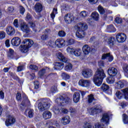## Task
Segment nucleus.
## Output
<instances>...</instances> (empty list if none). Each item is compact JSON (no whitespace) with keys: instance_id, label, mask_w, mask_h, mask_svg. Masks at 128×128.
<instances>
[{"instance_id":"obj_11","label":"nucleus","mask_w":128,"mask_h":128,"mask_svg":"<svg viewBox=\"0 0 128 128\" xmlns=\"http://www.w3.org/2000/svg\"><path fill=\"white\" fill-rule=\"evenodd\" d=\"M64 20L66 24H71L74 20V17L72 14H68L64 16Z\"/></svg>"},{"instance_id":"obj_10","label":"nucleus","mask_w":128,"mask_h":128,"mask_svg":"<svg viewBox=\"0 0 128 128\" xmlns=\"http://www.w3.org/2000/svg\"><path fill=\"white\" fill-rule=\"evenodd\" d=\"M116 38L118 42H124L126 40V35L124 33L118 34Z\"/></svg>"},{"instance_id":"obj_22","label":"nucleus","mask_w":128,"mask_h":128,"mask_svg":"<svg viewBox=\"0 0 128 128\" xmlns=\"http://www.w3.org/2000/svg\"><path fill=\"white\" fill-rule=\"evenodd\" d=\"M125 83L126 82H124V80H120L117 82L115 84L116 88L118 90H120V88H122L124 86Z\"/></svg>"},{"instance_id":"obj_49","label":"nucleus","mask_w":128,"mask_h":128,"mask_svg":"<svg viewBox=\"0 0 128 128\" xmlns=\"http://www.w3.org/2000/svg\"><path fill=\"white\" fill-rule=\"evenodd\" d=\"M20 13L21 14H24V12H26V9L24 8V6H20Z\"/></svg>"},{"instance_id":"obj_63","label":"nucleus","mask_w":128,"mask_h":128,"mask_svg":"<svg viewBox=\"0 0 128 128\" xmlns=\"http://www.w3.org/2000/svg\"><path fill=\"white\" fill-rule=\"evenodd\" d=\"M16 98L17 100H22V94L20 93H17L16 95Z\"/></svg>"},{"instance_id":"obj_3","label":"nucleus","mask_w":128,"mask_h":128,"mask_svg":"<svg viewBox=\"0 0 128 128\" xmlns=\"http://www.w3.org/2000/svg\"><path fill=\"white\" fill-rule=\"evenodd\" d=\"M36 104H38V108L39 110L44 112L45 110H48L50 106V99H40L36 101Z\"/></svg>"},{"instance_id":"obj_6","label":"nucleus","mask_w":128,"mask_h":128,"mask_svg":"<svg viewBox=\"0 0 128 128\" xmlns=\"http://www.w3.org/2000/svg\"><path fill=\"white\" fill-rule=\"evenodd\" d=\"M82 74L86 78H88L92 76V70L89 68H85L82 70Z\"/></svg>"},{"instance_id":"obj_23","label":"nucleus","mask_w":128,"mask_h":128,"mask_svg":"<svg viewBox=\"0 0 128 128\" xmlns=\"http://www.w3.org/2000/svg\"><path fill=\"white\" fill-rule=\"evenodd\" d=\"M34 10L36 12H40L42 10V5L40 2H37L34 6Z\"/></svg>"},{"instance_id":"obj_54","label":"nucleus","mask_w":128,"mask_h":128,"mask_svg":"<svg viewBox=\"0 0 128 128\" xmlns=\"http://www.w3.org/2000/svg\"><path fill=\"white\" fill-rule=\"evenodd\" d=\"M28 116L30 118L34 116V110H30L28 112Z\"/></svg>"},{"instance_id":"obj_18","label":"nucleus","mask_w":128,"mask_h":128,"mask_svg":"<svg viewBox=\"0 0 128 128\" xmlns=\"http://www.w3.org/2000/svg\"><path fill=\"white\" fill-rule=\"evenodd\" d=\"M80 99V94L79 92H75L73 95V100L75 104H78Z\"/></svg>"},{"instance_id":"obj_2","label":"nucleus","mask_w":128,"mask_h":128,"mask_svg":"<svg viewBox=\"0 0 128 128\" xmlns=\"http://www.w3.org/2000/svg\"><path fill=\"white\" fill-rule=\"evenodd\" d=\"M106 78L104 71L102 69H98L94 76V82L96 86H100L102 84V80Z\"/></svg>"},{"instance_id":"obj_38","label":"nucleus","mask_w":128,"mask_h":128,"mask_svg":"<svg viewBox=\"0 0 128 128\" xmlns=\"http://www.w3.org/2000/svg\"><path fill=\"white\" fill-rule=\"evenodd\" d=\"M8 58H14V50L12 48L9 49V52L8 53Z\"/></svg>"},{"instance_id":"obj_46","label":"nucleus","mask_w":128,"mask_h":128,"mask_svg":"<svg viewBox=\"0 0 128 128\" xmlns=\"http://www.w3.org/2000/svg\"><path fill=\"white\" fill-rule=\"evenodd\" d=\"M123 122L124 124H128V116L126 114H123Z\"/></svg>"},{"instance_id":"obj_12","label":"nucleus","mask_w":128,"mask_h":128,"mask_svg":"<svg viewBox=\"0 0 128 128\" xmlns=\"http://www.w3.org/2000/svg\"><path fill=\"white\" fill-rule=\"evenodd\" d=\"M60 122L64 126H66L70 122V117L69 116H64L60 119Z\"/></svg>"},{"instance_id":"obj_14","label":"nucleus","mask_w":128,"mask_h":128,"mask_svg":"<svg viewBox=\"0 0 128 128\" xmlns=\"http://www.w3.org/2000/svg\"><path fill=\"white\" fill-rule=\"evenodd\" d=\"M108 74L110 76H116L118 74V70L114 67L110 68L108 70Z\"/></svg>"},{"instance_id":"obj_59","label":"nucleus","mask_w":128,"mask_h":128,"mask_svg":"<svg viewBox=\"0 0 128 128\" xmlns=\"http://www.w3.org/2000/svg\"><path fill=\"white\" fill-rule=\"evenodd\" d=\"M67 44H68L69 46L73 44H74V39H70L67 41Z\"/></svg>"},{"instance_id":"obj_41","label":"nucleus","mask_w":128,"mask_h":128,"mask_svg":"<svg viewBox=\"0 0 128 128\" xmlns=\"http://www.w3.org/2000/svg\"><path fill=\"white\" fill-rule=\"evenodd\" d=\"M123 70L128 74V64H124L122 66Z\"/></svg>"},{"instance_id":"obj_17","label":"nucleus","mask_w":128,"mask_h":128,"mask_svg":"<svg viewBox=\"0 0 128 128\" xmlns=\"http://www.w3.org/2000/svg\"><path fill=\"white\" fill-rule=\"evenodd\" d=\"M11 44L12 46H18L20 44V38L18 37H15L13 38L11 40Z\"/></svg>"},{"instance_id":"obj_28","label":"nucleus","mask_w":128,"mask_h":128,"mask_svg":"<svg viewBox=\"0 0 128 128\" xmlns=\"http://www.w3.org/2000/svg\"><path fill=\"white\" fill-rule=\"evenodd\" d=\"M24 98V100H25V104L24 102L23 101L22 102V103L20 104V108L21 110H24V106H26V104H30V100H28V97L25 96Z\"/></svg>"},{"instance_id":"obj_1","label":"nucleus","mask_w":128,"mask_h":128,"mask_svg":"<svg viewBox=\"0 0 128 128\" xmlns=\"http://www.w3.org/2000/svg\"><path fill=\"white\" fill-rule=\"evenodd\" d=\"M88 24L86 23L79 22L77 26H75L76 29V36L78 38H82L86 36L84 30H88Z\"/></svg>"},{"instance_id":"obj_60","label":"nucleus","mask_w":128,"mask_h":128,"mask_svg":"<svg viewBox=\"0 0 128 128\" xmlns=\"http://www.w3.org/2000/svg\"><path fill=\"white\" fill-rule=\"evenodd\" d=\"M34 88H36V90H38V88H40V82H38L36 81L34 82Z\"/></svg>"},{"instance_id":"obj_16","label":"nucleus","mask_w":128,"mask_h":128,"mask_svg":"<svg viewBox=\"0 0 128 128\" xmlns=\"http://www.w3.org/2000/svg\"><path fill=\"white\" fill-rule=\"evenodd\" d=\"M6 32L8 36H14L16 34V30L12 26H8L6 29Z\"/></svg>"},{"instance_id":"obj_34","label":"nucleus","mask_w":128,"mask_h":128,"mask_svg":"<svg viewBox=\"0 0 128 128\" xmlns=\"http://www.w3.org/2000/svg\"><path fill=\"white\" fill-rule=\"evenodd\" d=\"M110 89V86L108 85L103 84L101 86V90L102 92H108Z\"/></svg>"},{"instance_id":"obj_31","label":"nucleus","mask_w":128,"mask_h":128,"mask_svg":"<svg viewBox=\"0 0 128 128\" xmlns=\"http://www.w3.org/2000/svg\"><path fill=\"white\" fill-rule=\"evenodd\" d=\"M66 52L68 54H74V48L72 46H68L66 49Z\"/></svg>"},{"instance_id":"obj_53","label":"nucleus","mask_w":128,"mask_h":128,"mask_svg":"<svg viewBox=\"0 0 128 128\" xmlns=\"http://www.w3.org/2000/svg\"><path fill=\"white\" fill-rule=\"evenodd\" d=\"M30 28H32L33 30L36 28V22H34V21H31L28 22Z\"/></svg>"},{"instance_id":"obj_45","label":"nucleus","mask_w":128,"mask_h":128,"mask_svg":"<svg viewBox=\"0 0 128 128\" xmlns=\"http://www.w3.org/2000/svg\"><path fill=\"white\" fill-rule=\"evenodd\" d=\"M14 8L12 6L8 7L7 9V12L8 14H12V12H14Z\"/></svg>"},{"instance_id":"obj_7","label":"nucleus","mask_w":128,"mask_h":128,"mask_svg":"<svg viewBox=\"0 0 128 128\" xmlns=\"http://www.w3.org/2000/svg\"><path fill=\"white\" fill-rule=\"evenodd\" d=\"M16 122V118L14 116H8L6 121V126H10Z\"/></svg>"},{"instance_id":"obj_50","label":"nucleus","mask_w":128,"mask_h":128,"mask_svg":"<svg viewBox=\"0 0 128 128\" xmlns=\"http://www.w3.org/2000/svg\"><path fill=\"white\" fill-rule=\"evenodd\" d=\"M116 96L118 98L120 99L122 98L123 94H122V92H120L118 91L116 92Z\"/></svg>"},{"instance_id":"obj_37","label":"nucleus","mask_w":128,"mask_h":128,"mask_svg":"<svg viewBox=\"0 0 128 128\" xmlns=\"http://www.w3.org/2000/svg\"><path fill=\"white\" fill-rule=\"evenodd\" d=\"M72 68V64L70 63L66 62L64 68L65 70H70Z\"/></svg>"},{"instance_id":"obj_8","label":"nucleus","mask_w":128,"mask_h":128,"mask_svg":"<svg viewBox=\"0 0 128 128\" xmlns=\"http://www.w3.org/2000/svg\"><path fill=\"white\" fill-rule=\"evenodd\" d=\"M20 28L22 32H25V34H28L30 30V28L27 25L26 23L24 22H22L20 24Z\"/></svg>"},{"instance_id":"obj_58","label":"nucleus","mask_w":128,"mask_h":128,"mask_svg":"<svg viewBox=\"0 0 128 128\" xmlns=\"http://www.w3.org/2000/svg\"><path fill=\"white\" fill-rule=\"evenodd\" d=\"M115 22L116 24H122V20L118 17H116L115 19Z\"/></svg>"},{"instance_id":"obj_42","label":"nucleus","mask_w":128,"mask_h":128,"mask_svg":"<svg viewBox=\"0 0 128 128\" xmlns=\"http://www.w3.org/2000/svg\"><path fill=\"white\" fill-rule=\"evenodd\" d=\"M98 9L100 14H104V9L102 6L100 5L98 6Z\"/></svg>"},{"instance_id":"obj_35","label":"nucleus","mask_w":128,"mask_h":128,"mask_svg":"<svg viewBox=\"0 0 128 128\" xmlns=\"http://www.w3.org/2000/svg\"><path fill=\"white\" fill-rule=\"evenodd\" d=\"M58 14V8H54L52 12L50 14L51 18L54 20L56 14Z\"/></svg>"},{"instance_id":"obj_57","label":"nucleus","mask_w":128,"mask_h":128,"mask_svg":"<svg viewBox=\"0 0 128 128\" xmlns=\"http://www.w3.org/2000/svg\"><path fill=\"white\" fill-rule=\"evenodd\" d=\"M90 128H104V127L100 124H97L94 125V126H92L90 124Z\"/></svg>"},{"instance_id":"obj_55","label":"nucleus","mask_w":128,"mask_h":128,"mask_svg":"<svg viewBox=\"0 0 128 128\" xmlns=\"http://www.w3.org/2000/svg\"><path fill=\"white\" fill-rule=\"evenodd\" d=\"M48 35L46 34H44L41 36V39L42 40H48Z\"/></svg>"},{"instance_id":"obj_39","label":"nucleus","mask_w":128,"mask_h":128,"mask_svg":"<svg viewBox=\"0 0 128 128\" xmlns=\"http://www.w3.org/2000/svg\"><path fill=\"white\" fill-rule=\"evenodd\" d=\"M26 20H33L34 18H32V16L30 14L28 13L25 17Z\"/></svg>"},{"instance_id":"obj_61","label":"nucleus","mask_w":128,"mask_h":128,"mask_svg":"<svg viewBox=\"0 0 128 128\" xmlns=\"http://www.w3.org/2000/svg\"><path fill=\"white\" fill-rule=\"evenodd\" d=\"M30 68H31V70H38V66L36 65H32L31 64L30 66Z\"/></svg>"},{"instance_id":"obj_47","label":"nucleus","mask_w":128,"mask_h":128,"mask_svg":"<svg viewBox=\"0 0 128 128\" xmlns=\"http://www.w3.org/2000/svg\"><path fill=\"white\" fill-rule=\"evenodd\" d=\"M107 30H110V32H116V28H114V27L113 25L108 26Z\"/></svg>"},{"instance_id":"obj_24","label":"nucleus","mask_w":128,"mask_h":128,"mask_svg":"<svg viewBox=\"0 0 128 128\" xmlns=\"http://www.w3.org/2000/svg\"><path fill=\"white\" fill-rule=\"evenodd\" d=\"M64 63L60 62H56L54 64V68L56 70H62L64 68Z\"/></svg>"},{"instance_id":"obj_56","label":"nucleus","mask_w":128,"mask_h":128,"mask_svg":"<svg viewBox=\"0 0 128 128\" xmlns=\"http://www.w3.org/2000/svg\"><path fill=\"white\" fill-rule=\"evenodd\" d=\"M80 16L82 18H86L88 16V12L84 10L82 11L80 14Z\"/></svg>"},{"instance_id":"obj_15","label":"nucleus","mask_w":128,"mask_h":128,"mask_svg":"<svg viewBox=\"0 0 128 128\" xmlns=\"http://www.w3.org/2000/svg\"><path fill=\"white\" fill-rule=\"evenodd\" d=\"M70 100V98H64L63 96H61L60 98H58L56 100V102H57L58 104H60L62 106H64L62 104H68V101Z\"/></svg>"},{"instance_id":"obj_20","label":"nucleus","mask_w":128,"mask_h":128,"mask_svg":"<svg viewBox=\"0 0 128 128\" xmlns=\"http://www.w3.org/2000/svg\"><path fill=\"white\" fill-rule=\"evenodd\" d=\"M82 50L84 54H88L90 52V47L88 44H85L82 46Z\"/></svg>"},{"instance_id":"obj_32","label":"nucleus","mask_w":128,"mask_h":128,"mask_svg":"<svg viewBox=\"0 0 128 128\" xmlns=\"http://www.w3.org/2000/svg\"><path fill=\"white\" fill-rule=\"evenodd\" d=\"M106 82L108 84H112L114 82V78L112 76H110L106 78Z\"/></svg>"},{"instance_id":"obj_21","label":"nucleus","mask_w":128,"mask_h":128,"mask_svg":"<svg viewBox=\"0 0 128 128\" xmlns=\"http://www.w3.org/2000/svg\"><path fill=\"white\" fill-rule=\"evenodd\" d=\"M108 120H110V117L108 116V114L106 113L104 114L101 119V122L108 124H110L108 122Z\"/></svg>"},{"instance_id":"obj_13","label":"nucleus","mask_w":128,"mask_h":128,"mask_svg":"<svg viewBox=\"0 0 128 128\" xmlns=\"http://www.w3.org/2000/svg\"><path fill=\"white\" fill-rule=\"evenodd\" d=\"M55 44L58 48H64L66 46V41L62 38L58 39L55 42Z\"/></svg>"},{"instance_id":"obj_29","label":"nucleus","mask_w":128,"mask_h":128,"mask_svg":"<svg viewBox=\"0 0 128 128\" xmlns=\"http://www.w3.org/2000/svg\"><path fill=\"white\" fill-rule=\"evenodd\" d=\"M108 46H110V48H112L114 46V42H116V40L114 38L111 37L108 40Z\"/></svg>"},{"instance_id":"obj_19","label":"nucleus","mask_w":128,"mask_h":128,"mask_svg":"<svg viewBox=\"0 0 128 128\" xmlns=\"http://www.w3.org/2000/svg\"><path fill=\"white\" fill-rule=\"evenodd\" d=\"M106 58L108 59V62H112V60H114V56L110 55V53L102 54V59L106 60Z\"/></svg>"},{"instance_id":"obj_9","label":"nucleus","mask_w":128,"mask_h":128,"mask_svg":"<svg viewBox=\"0 0 128 128\" xmlns=\"http://www.w3.org/2000/svg\"><path fill=\"white\" fill-rule=\"evenodd\" d=\"M78 84L83 88H88L90 86V80L82 79L79 80Z\"/></svg>"},{"instance_id":"obj_27","label":"nucleus","mask_w":128,"mask_h":128,"mask_svg":"<svg viewBox=\"0 0 128 128\" xmlns=\"http://www.w3.org/2000/svg\"><path fill=\"white\" fill-rule=\"evenodd\" d=\"M73 54L75 56H82V50L80 48H74Z\"/></svg>"},{"instance_id":"obj_62","label":"nucleus","mask_w":128,"mask_h":128,"mask_svg":"<svg viewBox=\"0 0 128 128\" xmlns=\"http://www.w3.org/2000/svg\"><path fill=\"white\" fill-rule=\"evenodd\" d=\"M84 128H90V124L88 122H84L83 126Z\"/></svg>"},{"instance_id":"obj_52","label":"nucleus","mask_w":128,"mask_h":128,"mask_svg":"<svg viewBox=\"0 0 128 128\" xmlns=\"http://www.w3.org/2000/svg\"><path fill=\"white\" fill-rule=\"evenodd\" d=\"M58 34L60 38H64L66 36V32L60 30L58 32Z\"/></svg>"},{"instance_id":"obj_48","label":"nucleus","mask_w":128,"mask_h":128,"mask_svg":"<svg viewBox=\"0 0 128 128\" xmlns=\"http://www.w3.org/2000/svg\"><path fill=\"white\" fill-rule=\"evenodd\" d=\"M50 92L52 94H54L58 92V88L56 86H52L50 88Z\"/></svg>"},{"instance_id":"obj_25","label":"nucleus","mask_w":128,"mask_h":128,"mask_svg":"<svg viewBox=\"0 0 128 128\" xmlns=\"http://www.w3.org/2000/svg\"><path fill=\"white\" fill-rule=\"evenodd\" d=\"M58 58L63 62H68V58H66L64 54L62 52H58L56 54Z\"/></svg>"},{"instance_id":"obj_36","label":"nucleus","mask_w":128,"mask_h":128,"mask_svg":"<svg viewBox=\"0 0 128 128\" xmlns=\"http://www.w3.org/2000/svg\"><path fill=\"white\" fill-rule=\"evenodd\" d=\"M122 92L124 96L125 100H128V88H126L122 90Z\"/></svg>"},{"instance_id":"obj_33","label":"nucleus","mask_w":128,"mask_h":128,"mask_svg":"<svg viewBox=\"0 0 128 128\" xmlns=\"http://www.w3.org/2000/svg\"><path fill=\"white\" fill-rule=\"evenodd\" d=\"M22 22H18V19H15L13 22V25L16 28H20V24Z\"/></svg>"},{"instance_id":"obj_44","label":"nucleus","mask_w":128,"mask_h":128,"mask_svg":"<svg viewBox=\"0 0 128 128\" xmlns=\"http://www.w3.org/2000/svg\"><path fill=\"white\" fill-rule=\"evenodd\" d=\"M62 76L64 80H70V76L64 72L62 74Z\"/></svg>"},{"instance_id":"obj_4","label":"nucleus","mask_w":128,"mask_h":128,"mask_svg":"<svg viewBox=\"0 0 128 128\" xmlns=\"http://www.w3.org/2000/svg\"><path fill=\"white\" fill-rule=\"evenodd\" d=\"M23 44L24 45L20 46V50L22 52L26 54L28 52V48H32L34 44V41L30 39H25L23 41Z\"/></svg>"},{"instance_id":"obj_26","label":"nucleus","mask_w":128,"mask_h":128,"mask_svg":"<svg viewBox=\"0 0 128 128\" xmlns=\"http://www.w3.org/2000/svg\"><path fill=\"white\" fill-rule=\"evenodd\" d=\"M42 117L44 120H49L52 118V113L50 111H45L42 114Z\"/></svg>"},{"instance_id":"obj_5","label":"nucleus","mask_w":128,"mask_h":128,"mask_svg":"<svg viewBox=\"0 0 128 128\" xmlns=\"http://www.w3.org/2000/svg\"><path fill=\"white\" fill-rule=\"evenodd\" d=\"M102 106L100 105H96L88 109V112H89L90 116H94V114H96L102 112Z\"/></svg>"},{"instance_id":"obj_30","label":"nucleus","mask_w":128,"mask_h":128,"mask_svg":"<svg viewBox=\"0 0 128 128\" xmlns=\"http://www.w3.org/2000/svg\"><path fill=\"white\" fill-rule=\"evenodd\" d=\"M92 18L94 20H98L100 19V14H98V13L96 12H93L92 14Z\"/></svg>"},{"instance_id":"obj_43","label":"nucleus","mask_w":128,"mask_h":128,"mask_svg":"<svg viewBox=\"0 0 128 128\" xmlns=\"http://www.w3.org/2000/svg\"><path fill=\"white\" fill-rule=\"evenodd\" d=\"M54 112L56 114H60V108L58 106H55L54 108Z\"/></svg>"},{"instance_id":"obj_51","label":"nucleus","mask_w":128,"mask_h":128,"mask_svg":"<svg viewBox=\"0 0 128 128\" xmlns=\"http://www.w3.org/2000/svg\"><path fill=\"white\" fill-rule=\"evenodd\" d=\"M6 38V32L4 31L0 32V40H4Z\"/></svg>"},{"instance_id":"obj_64","label":"nucleus","mask_w":128,"mask_h":128,"mask_svg":"<svg viewBox=\"0 0 128 128\" xmlns=\"http://www.w3.org/2000/svg\"><path fill=\"white\" fill-rule=\"evenodd\" d=\"M46 72V69H42L38 72L39 76H44V74Z\"/></svg>"},{"instance_id":"obj_40","label":"nucleus","mask_w":128,"mask_h":128,"mask_svg":"<svg viewBox=\"0 0 128 128\" xmlns=\"http://www.w3.org/2000/svg\"><path fill=\"white\" fill-rule=\"evenodd\" d=\"M94 100V95L90 94L88 96V104L92 103V102Z\"/></svg>"}]
</instances>
